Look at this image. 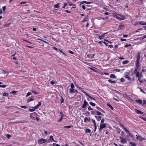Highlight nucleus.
I'll list each match as a JSON object with an SVG mask.
<instances>
[{
	"label": "nucleus",
	"mask_w": 146,
	"mask_h": 146,
	"mask_svg": "<svg viewBox=\"0 0 146 146\" xmlns=\"http://www.w3.org/2000/svg\"><path fill=\"white\" fill-rule=\"evenodd\" d=\"M113 16L114 17L118 19L119 20L121 21L124 20V17L121 14L117 13H113Z\"/></svg>",
	"instance_id": "obj_1"
},
{
	"label": "nucleus",
	"mask_w": 146,
	"mask_h": 146,
	"mask_svg": "<svg viewBox=\"0 0 146 146\" xmlns=\"http://www.w3.org/2000/svg\"><path fill=\"white\" fill-rule=\"evenodd\" d=\"M38 144H41L44 143L45 142H46L48 143L49 142V140H47L46 139L42 138L38 140Z\"/></svg>",
	"instance_id": "obj_2"
},
{
	"label": "nucleus",
	"mask_w": 146,
	"mask_h": 146,
	"mask_svg": "<svg viewBox=\"0 0 146 146\" xmlns=\"http://www.w3.org/2000/svg\"><path fill=\"white\" fill-rule=\"evenodd\" d=\"M141 57V52H137L136 54V61H139V60Z\"/></svg>",
	"instance_id": "obj_3"
},
{
	"label": "nucleus",
	"mask_w": 146,
	"mask_h": 146,
	"mask_svg": "<svg viewBox=\"0 0 146 146\" xmlns=\"http://www.w3.org/2000/svg\"><path fill=\"white\" fill-rule=\"evenodd\" d=\"M106 125L105 124H101L100 123V127L99 129V130L100 132L101 130L105 128L106 127Z\"/></svg>",
	"instance_id": "obj_4"
},
{
	"label": "nucleus",
	"mask_w": 146,
	"mask_h": 146,
	"mask_svg": "<svg viewBox=\"0 0 146 146\" xmlns=\"http://www.w3.org/2000/svg\"><path fill=\"white\" fill-rule=\"evenodd\" d=\"M120 142L121 143H124L127 142V139L126 138H124L121 137H120Z\"/></svg>",
	"instance_id": "obj_5"
},
{
	"label": "nucleus",
	"mask_w": 146,
	"mask_h": 146,
	"mask_svg": "<svg viewBox=\"0 0 146 146\" xmlns=\"http://www.w3.org/2000/svg\"><path fill=\"white\" fill-rule=\"evenodd\" d=\"M122 127L124 128V130L131 137H133V136L129 132L125 127L123 126Z\"/></svg>",
	"instance_id": "obj_6"
},
{
	"label": "nucleus",
	"mask_w": 146,
	"mask_h": 146,
	"mask_svg": "<svg viewBox=\"0 0 146 146\" xmlns=\"http://www.w3.org/2000/svg\"><path fill=\"white\" fill-rule=\"evenodd\" d=\"M139 61H135V64L136 65V67L135 68V71H137L139 66Z\"/></svg>",
	"instance_id": "obj_7"
},
{
	"label": "nucleus",
	"mask_w": 146,
	"mask_h": 146,
	"mask_svg": "<svg viewBox=\"0 0 146 146\" xmlns=\"http://www.w3.org/2000/svg\"><path fill=\"white\" fill-rule=\"evenodd\" d=\"M129 73L128 72H126L125 73V77L127 79L129 80H131V78L129 76Z\"/></svg>",
	"instance_id": "obj_8"
},
{
	"label": "nucleus",
	"mask_w": 146,
	"mask_h": 146,
	"mask_svg": "<svg viewBox=\"0 0 146 146\" xmlns=\"http://www.w3.org/2000/svg\"><path fill=\"white\" fill-rule=\"evenodd\" d=\"M90 117H85L84 119V122L85 123L88 122L90 121Z\"/></svg>",
	"instance_id": "obj_9"
},
{
	"label": "nucleus",
	"mask_w": 146,
	"mask_h": 146,
	"mask_svg": "<svg viewBox=\"0 0 146 146\" xmlns=\"http://www.w3.org/2000/svg\"><path fill=\"white\" fill-rule=\"evenodd\" d=\"M95 54H92L87 55V57L89 58H94Z\"/></svg>",
	"instance_id": "obj_10"
},
{
	"label": "nucleus",
	"mask_w": 146,
	"mask_h": 146,
	"mask_svg": "<svg viewBox=\"0 0 146 146\" xmlns=\"http://www.w3.org/2000/svg\"><path fill=\"white\" fill-rule=\"evenodd\" d=\"M90 69L93 71L96 72H98V70L97 68H95V67H89Z\"/></svg>",
	"instance_id": "obj_11"
},
{
	"label": "nucleus",
	"mask_w": 146,
	"mask_h": 146,
	"mask_svg": "<svg viewBox=\"0 0 146 146\" xmlns=\"http://www.w3.org/2000/svg\"><path fill=\"white\" fill-rule=\"evenodd\" d=\"M135 111L137 113L141 115L143 114V112L142 111L136 109H135Z\"/></svg>",
	"instance_id": "obj_12"
},
{
	"label": "nucleus",
	"mask_w": 146,
	"mask_h": 146,
	"mask_svg": "<svg viewBox=\"0 0 146 146\" xmlns=\"http://www.w3.org/2000/svg\"><path fill=\"white\" fill-rule=\"evenodd\" d=\"M136 136H137L136 139H139L140 141H141L144 139V138L141 137L140 136H137V135Z\"/></svg>",
	"instance_id": "obj_13"
},
{
	"label": "nucleus",
	"mask_w": 146,
	"mask_h": 146,
	"mask_svg": "<svg viewBox=\"0 0 146 146\" xmlns=\"http://www.w3.org/2000/svg\"><path fill=\"white\" fill-rule=\"evenodd\" d=\"M41 103L40 102H38V104L37 105H36L35 107L33 108H34V109H37L41 105Z\"/></svg>",
	"instance_id": "obj_14"
},
{
	"label": "nucleus",
	"mask_w": 146,
	"mask_h": 146,
	"mask_svg": "<svg viewBox=\"0 0 146 146\" xmlns=\"http://www.w3.org/2000/svg\"><path fill=\"white\" fill-rule=\"evenodd\" d=\"M49 139H50V141H53V142H56L57 141H56L55 140H54L53 138V137L52 136V135H51L49 137Z\"/></svg>",
	"instance_id": "obj_15"
},
{
	"label": "nucleus",
	"mask_w": 146,
	"mask_h": 146,
	"mask_svg": "<svg viewBox=\"0 0 146 146\" xmlns=\"http://www.w3.org/2000/svg\"><path fill=\"white\" fill-rule=\"evenodd\" d=\"M94 117L96 118L97 120L98 121H100V120L102 118L101 116H95Z\"/></svg>",
	"instance_id": "obj_16"
},
{
	"label": "nucleus",
	"mask_w": 146,
	"mask_h": 146,
	"mask_svg": "<svg viewBox=\"0 0 146 146\" xmlns=\"http://www.w3.org/2000/svg\"><path fill=\"white\" fill-rule=\"evenodd\" d=\"M60 3H58L54 5V7L55 8H57V9H58L60 7Z\"/></svg>",
	"instance_id": "obj_17"
},
{
	"label": "nucleus",
	"mask_w": 146,
	"mask_h": 146,
	"mask_svg": "<svg viewBox=\"0 0 146 146\" xmlns=\"http://www.w3.org/2000/svg\"><path fill=\"white\" fill-rule=\"evenodd\" d=\"M74 89L73 88H70V92L71 94L74 93Z\"/></svg>",
	"instance_id": "obj_18"
},
{
	"label": "nucleus",
	"mask_w": 146,
	"mask_h": 146,
	"mask_svg": "<svg viewBox=\"0 0 146 146\" xmlns=\"http://www.w3.org/2000/svg\"><path fill=\"white\" fill-rule=\"evenodd\" d=\"M88 15L86 16L85 17V18L82 21V22H85L87 21V19Z\"/></svg>",
	"instance_id": "obj_19"
},
{
	"label": "nucleus",
	"mask_w": 146,
	"mask_h": 146,
	"mask_svg": "<svg viewBox=\"0 0 146 146\" xmlns=\"http://www.w3.org/2000/svg\"><path fill=\"white\" fill-rule=\"evenodd\" d=\"M84 93L88 97L90 98L91 99L94 100V99L93 98H92L90 96H89L87 93L84 91Z\"/></svg>",
	"instance_id": "obj_20"
},
{
	"label": "nucleus",
	"mask_w": 146,
	"mask_h": 146,
	"mask_svg": "<svg viewBox=\"0 0 146 146\" xmlns=\"http://www.w3.org/2000/svg\"><path fill=\"white\" fill-rule=\"evenodd\" d=\"M110 78H116V76L114 74H111L110 76Z\"/></svg>",
	"instance_id": "obj_21"
},
{
	"label": "nucleus",
	"mask_w": 146,
	"mask_h": 146,
	"mask_svg": "<svg viewBox=\"0 0 146 146\" xmlns=\"http://www.w3.org/2000/svg\"><path fill=\"white\" fill-rule=\"evenodd\" d=\"M140 25H145V23L143 22L142 21H140L137 22Z\"/></svg>",
	"instance_id": "obj_22"
},
{
	"label": "nucleus",
	"mask_w": 146,
	"mask_h": 146,
	"mask_svg": "<svg viewBox=\"0 0 146 146\" xmlns=\"http://www.w3.org/2000/svg\"><path fill=\"white\" fill-rule=\"evenodd\" d=\"M129 143L131 145V146H136L135 143L133 142H130Z\"/></svg>",
	"instance_id": "obj_23"
},
{
	"label": "nucleus",
	"mask_w": 146,
	"mask_h": 146,
	"mask_svg": "<svg viewBox=\"0 0 146 146\" xmlns=\"http://www.w3.org/2000/svg\"><path fill=\"white\" fill-rule=\"evenodd\" d=\"M91 132V130L89 129H87L85 130V132L86 133H90Z\"/></svg>",
	"instance_id": "obj_24"
},
{
	"label": "nucleus",
	"mask_w": 146,
	"mask_h": 146,
	"mask_svg": "<svg viewBox=\"0 0 146 146\" xmlns=\"http://www.w3.org/2000/svg\"><path fill=\"white\" fill-rule=\"evenodd\" d=\"M108 82H109L111 83H116V82L115 81H112L111 79H109L108 80Z\"/></svg>",
	"instance_id": "obj_25"
},
{
	"label": "nucleus",
	"mask_w": 146,
	"mask_h": 146,
	"mask_svg": "<svg viewBox=\"0 0 146 146\" xmlns=\"http://www.w3.org/2000/svg\"><path fill=\"white\" fill-rule=\"evenodd\" d=\"M129 62V61L128 60H125L123 62L122 64H127Z\"/></svg>",
	"instance_id": "obj_26"
},
{
	"label": "nucleus",
	"mask_w": 146,
	"mask_h": 146,
	"mask_svg": "<svg viewBox=\"0 0 146 146\" xmlns=\"http://www.w3.org/2000/svg\"><path fill=\"white\" fill-rule=\"evenodd\" d=\"M72 127V125L65 126L64 127L65 128L69 129Z\"/></svg>",
	"instance_id": "obj_27"
},
{
	"label": "nucleus",
	"mask_w": 146,
	"mask_h": 146,
	"mask_svg": "<svg viewBox=\"0 0 146 146\" xmlns=\"http://www.w3.org/2000/svg\"><path fill=\"white\" fill-rule=\"evenodd\" d=\"M107 105L108 106L110 107V108L112 110H113V108L110 104L108 103L107 104Z\"/></svg>",
	"instance_id": "obj_28"
},
{
	"label": "nucleus",
	"mask_w": 146,
	"mask_h": 146,
	"mask_svg": "<svg viewBox=\"0 0 146 146\" xmlns=\"http://www.w3.org/2000/svg\"><path fill=\"white\" fill-rule=\"evenodd\" d=\"M92 121L94 123V126H97L96 125V124L95 122V121L93 119H92Z\"/></svg>",
	"instance_id": "obj_29"
},
{
	"label": "nucleus",
	"mask_w": 146,
	"mask_h": 146,
	"mask_svg": "<svg viewBox=\"0 0 146 146\" xmlns=\"http://www.w3.org/2000/svg\"><path fill=\"white\" fill-rule=\"evenodd\" d=\"M124 26V25H120L119 26V29L120 30L121 29V28L123 27Z\"/></svg>",
	"instance_id": "obj_30"
},
{
	"label": "nucleus",
	"mask_w": 146,
	"mask_h": 146,
	"mask_svg": "<svg viewBox=\"0 0 146 146\" xmlns=\"http://www.w3.org/2000/svg\"><path fill=\"white\" fill-rule=\"evenodd\" d=\"M90 104L91 105L93 106H96V104L92 102H90Z\"/></svg>",
	"instance_id": "obj_31"
},
{
	"label": "nucleus",
	"mask_w": 146,
	"mask_h": 146,
	"mask_svg": "<svg viewBox=\"0 0 146 146\" xmlns=\"http://www.w3.org/2000/svg\"><path fill=\"white\" fill-rule=\"evenodd\" d=\"M32 92L34 94H38V92L36 91H32Z\"/></svg>",
	"instance_id": "obj_32"
},
{
	"label": "nucleus",
	"mask_w": 146,
	"mask_h": 146,
	"mask_svg": "<svg viewBox=\"0 0 146 146\" xmlns=\"http://www.w3.org/2000/svg\"><path fill=\"white\" fill-rule=\"evenodd\" d=\"M17 92H18V91H13L11 92V93L13 94L14 95H15Z\"/></svg>",
	"instance_id": "obj_33"
},
{
	"label": "nucleus",
	"mask_w": 146,
	"mask_h": 146,
	"mask_svg": "<svg viewBox=\"0 0 146 146\" xmlns=\"http://www.w3.org/2000/svg\"><path fill=\"white\" fill-rule=\"evenodd\" d=\"M136 76L138 78H139V76H141L140 75V74L139 72H137L136 74Z\"/></svg>",
	"instance_id": "obj_34"
},
{
	"label": "nucleus",
	"mask_w": 146,
	"mask_h": 146,
	"mask_svg": "<svg viewBox=\"0 0 146 146\" xmlns=\"http://www.w3.org/2000/svg\"><path fill=\"white\" fill-rule=\"evenodd\" d=\"M145 81L146 82V80L144 79L143 80H141L140 81H139V82L140 83H144Z\"/></svg>",
	"instance_id": "obj_35"
},
{
	"label": "nucleus",
	"mask_w": 146,
	"mask_h": 146,
	"mask_svg": "<svg viewBox=\"0 0 146 146\" xmlns=\"http://www.w3.org/2000/svg\"><path fill=\"white\" fill-rule=\"evenodd\" d=\"M97 114L98 115H102V114L100 111H97Z\"/></svg>",
	"instance_id": "obj_36"
},
{
	"label": "nucleus",
	"mask_w": 146,
	"mask_h": 146,
	"mask_svg": "<svg viewBox=\"0 0 146 146\" xmlns=\"http://www.w3.org/2000/svg\"><path fill=\"white\" fill-rule=\"evenodd\" d=\"M125 81V79L123 78H121L120 79V82H124Z\"/></svg>",
	"instance_id": "obj_37"
},
{
	"label": "nucleus",
	"mask_w": 146,
	"mask_h": 146,
	"mask_svg": "<svg viewBox=\"0 0 146 146\" xmlns=\"http://www.w3.org/2000/svg\"><path fill=\"white\" fill-rule=\"evenodd\" d=\"M96 108L99 111H102V110L100 108V107H98L96 106Z\"/></svg>",
	"instance_id": "obj_38"
},
{
	"label": "nucleus",
	"mask_w": 146,
	"mask_h": 146,
	"mask_svg": "<svg viewBox=\"0 0 146 146\" xmlns=\"http://www.w3.org/2000/svg\"><path fill=\"white\" fill-rule=\"evenodd\" d=\"M6 86L5 85H0V88H5L6 87Z\"/></svg>",
	"instance_id": "obj_39"
},
{
	"label": "nucleus",
	"mask_w": 146,
	"mask_h": 146,
	"mask_svg": "<svg viewBox=\"0 0 146 146\" xmlns=\"http://www.w3.org/2000/svg\"><path fill=\"white\" fill-rule=\"evenodd\" d=\"M70 87L71 88H74V86L73 83H72L70 85Z\"/></svg>",
	"instance_id": "obj_40"
},
{
	"label": "nucleus",
	"mask_w": 146,
	"mask_h": 146,
	"mask_svg": "<svg viewBox=\"0 0 146 146\" xmlns=\"http://www.w3.org/2000/svg\"><path fill=\"white\" fill-rule=\"evenodd\" d=\"M117 129V132L118 134H119L120 133V132H121V130L119 128H118Z\"/></svg>",
	"instance_id": "obj_41"
},
{
	"label": "nucleus",
	"mask_w": 146,
	"mask_h": 146,
	"mask_svg": "<svg viewBox=\"0 0 146 146\" xmlns=\"http://www.w3.org/2000/svg\"><path fill=\"white\" fill-rule=\"evenodd\" d=\"M103 41V43H104L106 46H107L108 45V43L106 42V41L104 40Z\"/></svg>",
	"instance_id": "obj_42"
},
{
	"label": "nucleus",
	"mask_w": 146,
	"mask_h": 146,
	"mask_svg": "<svg viewBox=\"0 0 146 146\" xmlns=\"http://www.w3.org/2000/svg\"><path fill=\"white\" fill-rule=\"evenodd\" d=\"M104 119L103 118L102 119L101 121V124H104Z\"/></svg>",
	"instance_id": "obj_43"
},
{
	"label": "nucleus",
	"mask_w": 146,
	"mask_h": 146,
	"mask_svg": "<svg viewBox=\"0 0 146 146\" xmlns=\"http://www.w3.org/2000/svg\"><path fill=\"white\" fill-rule=\"evenodd\" d=\"M6 137L8 139H9L11 137V136L9 134H7L6 135Z\"/></svg>",
	"instance_id": "obj_44"
},
{
	"label": "nucleus",
	"mask_w": 146,
	"mask_h": 146,
	"mask_svg": "<svg viewBox=\"0 0 146 146\" xmlns=\"http://www.w3.org/2000/svg\"><path fill=\"white\" fill-rule=\"evenodd\" d=\"M9 94L7 93H4V94H3V96H8V95Z\"/></svg>",
	"instance_id": "obj_45"
},
{
	"label": "nucleus",
	"mask_w": 146,
	"mask_h": 146,
	"mask_svg": "<svg viewBox=\"0 0 146 146\" xmlns=\"http://www.w3.org/2000/svg\"><path fill=\"white\" fill-rule=\"evenodd\" d=\"M31 93L30 92H28V93H27V95H26V96L27 97V96H28L30 95H31Z\"/></svg>",
	"instance_id": "obj_46"
},
{
	"label": "nucleus",
	"mask_w": 146,
	"mask_h": 146,
	"mask_svg": "<svg viewBox=\"0 0 146 146\" xmlns=\"http://www.w3.org/2000/svg\"><path fill=\"white\" fill-rule=\"evenodd\" d=\"M20 107L21 108H24V109H26V108H27V106H20Z\"/></svg>",
	"instance_id": "obj_47"
},
{
	"label": "nucleus",
	"mask_w": 146,
	"mask_h": 146,
	"mask_svg": "<svg viewBox=\"0 0 146 146\" xmlns=\"http://www.w3.org/2000/svg\"><path fill=\"white\" fill-rule=\"evenodd\" d=\"M40 40L41 41L44 42V43H46V44H48V43L46 42V41H44V40H43L42 39H40Z\"/></svg>",
	"instance_id": "obj_48"
},
{
	"label": "nucleus",
	"mask_w": 146,
	"mask_h": 146,
	"mask_svg": "<svg viewBox=\"0 0 146 146\" xmlns=\"http://www.w3.org/2000/svg\"><path fill=\"white\" fill-rule=\"evenodd\" d=\"M92 115H95V112L94 111H90Z\"/></svg>",
	"instance_id": "obj_49"
},
{
	"label": "nucleus",
	"mask_w": 146,
	"mask_h": 146,
	"mask_svg": "<svg viewBox=\"0 0 146 146\" xmlns=\"http://www.w3.org/2000/svg\"><path fill=\"white\" fill-rule=\"evenodd\" d=\"M35 110V109H29V110L30 111H33Z\"/></svg>",
	"instance_id": "obj_50"
},
{
	"label": "nucleus",
	"mask_w": 146,
	"mask_h": 146,
	"mask_svg": "<svg viewBox=\"0 0 146 146\" xmlns=\"http://www.w3.org/2000/svg\"><path fill=\"white\" fill-rule=\"evenodd\" d=\"M137 103L139 104H142V101H136Z\"/></svg>",
	"instance_id": "obj_51"
},
{
	"label": "nucleus",
	"mask_w": 146,
	"mask_h": 146,
	"mask_svg": "<svg viewBox=\"0 0 146 146\" xmlns=\"http://www.w3.org/2000/svg\"><path fill=\"white\" fill-rule=\"evenodd\" d=\"M64 3V6L62 7V8H65V7H66V6H67V4H68V3Z\"/></svg>",
	"instance_id": "obj_52"
},
{
	"label": "nucleus",
	"mask_w": 146,
	"mask_h": 146,
	"mask_svg": "<svg viewBox=\"0 0 146 146\" xmlns=\"http://www.w3.org/2000/svg\"><path fill=\"white\" fill-rule=\"evenodd\" d=\"M68 52L72 54H74V53L72 51L69 50L68 51Z\"/></svg>",
	"instance_id": "obj_53"
},
{
	"label": "nucleus",
	"mask_w": 146,
	"mask_h": 146,
	"mask_svg": "<svg viewBox=\"0 0 146 146\" xmlns=\"http://www.w3.org/2000/svg\"><path fill=\"white\" fill-rule=\"evenodd\" d=\"M131 46V44H126L124 46V47H127L128 46Z\"/></svg>",
	"instance_id": "obj_54"
},
{
	"label": "nucleus",
	"mask_w": 146,
	"mask_h": 146,
	"mask_svg": "<svg viewBox=\"0 0 146 146\" xmlns=\"http://www.w3.org/2000/svg\"><path fill=\"white\" fill-rule=\"evenodd\" d=\"M104 40L106 41V42H108L110 43H111V42L110 41H109L108 40L106 39H104Z\"/></svg>",
	"instance_id": "obj_55"
},
{
	"label": "nucleus",
	"mask_w": 146,
	"mask_h": 146,
	"mask_svg": "<svg viewBox=\"0 0 146 146\" xmlns=\"http://www.w3.org/2000/svg\"><path fill=\"white\" fill-rule=\"evenodd\" d=\"M62 119H63V118L61 117L60 119H59L58 120V122H60V121H61L62 120Z\"/></svg>",
	"instance_id": "obj_56"
},
{
	"label": "nucleus",
	"mask_w": 146,
	"mask_h": 146,
	"mask_svg": "<svg viewBox=\"0 0 146 146\" xmlns=\"http://www.w3.org/2000/svg\"><path fill=\"white\" fill-rule=\"evenodd\" d=\"M10 24H11L9 23L8 24L5 25H4V26L9 27V25H10Z\"/></svg>",
	"instance_id": "obj_57"
},
{
	"label": "nucleus",
	"mask_w": 146,
	"mask_h": 146,
	"mask_svg": "<svg viewBox=\"0 0 146 146\" xmlns=\"http://www.w3.org/2000/svg\"><path fill=\"white\" fill-rule=\"evenodd\" d=\"M65 12L67 13H71V12L70 11H69L68 10H65Z\"/></svg>",
	"instance_id": "obj_58"
},
{
	"label": "nucleus",
	"mask_w": 146,
	"mask_h": 146,
	"mask_svg": "<svg viewBox=\"0 0 146 146\" xmlns=\"http://www.w3.org/2000/svg\"><path fill=\"white\" fill-rule=\"evenodd\" d=\"M93 109L91 108L90 106H89L88 108V110L90 111V110H93Z\"/></svg>",
	"instance_id": "obj_59"
},
{
	"label": "nucleus",
	"mask_w": 146,
	"mask_h": 146,
	"mask_svg": "<svg viewBox=\"0 0 146 146\" xmlns=\"http://www.w3.org/2000/svg\"><path fill=\"white\" fill-rule=\"evenodd\" d=\"M103 41L102 40V41H100L98 42V43L100 44H101L103 43Z\"/></svg>",
	"instance_id": "obj_60"
},
{
	"label": "nucleus",
	"mask_w": 146,
	"mask_h": 146,
	"mask_svg": "<svg viewBox=\"0 0 146 146\" xmlns=\"http://www.w3.org/2000/svg\"><path fill=\"white\" fill-rule=\"evenodd\" d=\"M82 7L84 10L85 9H86V7L84 5H82Z\"/></svg>",
	"instance_id": "obj_61"
},
{
	"label": "nucleus",
	"mask_w": 146,
	"mask_h": 146,
	"mask_svg": "<svg viewBox=\"0 0 146 146\" xmlns=\"http://www.w3.org/2000/svg\"><path fill=\"white\" fill-rule=\"evenodd\" d=\"M68 5H69V6H72L73 5V4L72 3H71L70 2V3H68Z\"/></svg>",
	"instance_id": "obj_62"
},
{
	"label": "nucleus",
	"mask_w": 146,
	"mask_h": 146,
	"mask_svg": "<svg viewBox=\"0 0 146 146\" xmlns=\"http://www.w3.org/2000/svg\"><path fill=\"white\" fill-rule=\"evenodd\" d=\"M120 40L121 41H126V39H125L121 38V39H120Z\"/></svg>",
	"instance_id": "obj_63"
},
{
	"label": "nucleus",
	"mask_w": 146,
	"mask_h": 146,
	"mask_svg": "<svg viewBox=\"0 0 146 146\" xmlns=\"http://www.w3.org/2000/svg\"><path fill=\"white\" fill-rule=\"evenodd\" d=\"M142 119H143L145 121H146V117H142L141 118Z\"/></svg>",
	"instance_id": "obj_64"
}]
</instances>
